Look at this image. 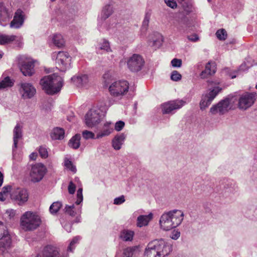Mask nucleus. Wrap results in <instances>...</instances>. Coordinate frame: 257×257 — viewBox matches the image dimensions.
<instances>
[{"instance_id":"nucleus-36","label":"nucleus","mask_w":257,"mask_h":257,"mask_svg":"<svg viewBox=\"0 0 257 257\" xmlns=\"http://www.w3.org/2000/svg\"><path fill=\"white\" fill-rule=\"evenodd\" d=\"M62 206V204L61 202L56 201L53 202L50 206V212L53 215L56 214L61 208Z\"/></svg>"},{"instance_id":"nucleus-51","label":"nucleus","mask_w":257,"mask_h":257,"mask_svg":"<svg viewBox=\"0 0 257 257\" xmlns=\"http://www.w3.org/2000/svg\"><path fill=\"white\" fill-rule=\"evenodd\" d=\"M124 126V122L122 121H118L115 123V130L117 131H121Z\"/></svg>"},{"instance_id":"nucleus-52","label":"nucleus","mask_w":257,"mask_h":257,"mask_svg":"<svg viewBox=\"0 0 257 257\" xmlns=\"http://www.w3.org/2000/svg\"><path fill=\"white\" fill-rule=\"evenodd\" d=\"M68 192L70 194H73L74 193L76 189V186L73 183L72 181H70L69 186L68 187Z\"/></svg>"},{"instance_id":"nucleus-5","label":"nucleus","mask_w":257,"mask_h":257,"mask_svg":"<svg viewBox=\"0 0 257 257\" xmlns=\"http://www.w3.org/2000/svg\"><path fill=\"white\" fill-rule=\"evenodd\" d=\"M236 100L234 96L229 95L217 104L213 105L210 108L209 112L212 115H222L231 108L232 104L234 103Z\"/></svg>"},{"instance_id":"nucleus-44","label":"nucleus","mask_w":257,"mask_h":257,"mask_svg":"<svg viewBox=\"0 0 257 257\" xmlns=\"http://www.w3.org/2000/svg\"><path fill=\"white\" fill-rule=\"evenodd\" d=\"M80 239V237L79 236H75V237H74L72 241L70 242L69 246L68 247L67 251H72L75 248L74 247H73V245L77 243Z\"/></svg>"},{"instance_id":"nucleus-40","label":"nucleus","mask_w":257,"mask_h":257,"mask_svg":"<svg viewBox=\"0 0 257 257\" xmlns=\"http://www.w3.org/2000/svg\"><path fill=\"white\" fill-rule=\"evenodd\" d=\"M151 16V13L150 12H147L145 14V18L142 24V29L146 31L149 26L150 20Z\"/></svg>"},{"instance_id":"nucleus-3","label":"nucleus","mask_w":257,"mask_h":257,"mask_svg":"<svg viewBox=\"0 0 257 257\" xmlns=\"http://www.w3.org/2000/svg\"><path fill=\"white\" fill-rule=\"evenodd\" d=\"M40 84L46 93L52 95L60 91L63 86V79L57 74H53L42 78Z\"/></svg>"},{"instance_id":"nucleus-38","label":"nucleus","mask_w":257,"mask_h":257,"mask_svg":"<svg viewBox=\"0 0 257 257\" xmlns=\"http://www.w3.org/2000/svg\"><path fill=\"white\" fill-rule=\"evenodd\" d=\"M14 82L9 77H6L0 81V89L11 87L13 85Z\"/></svg>"},{"instance_id":"nucleus-18","label":"nucleus","mask_w":257,"mask_h":257,"mask_svg":"<svg viewBox=\"0 0 257 257\" xmlns=\"http://www.w3.org/2000/svg\"><path fill=\"white\" fill-rule=\"evenodd\" d=\"M13 42H15L18 46L20 47L22 44V40L15 35H7L5 34L0 35V44L6 45L9 44Z\"/></svg>"},{"instance_id":"nucleus-15","label":"nucleus","mask_w":257,"mask_h":257,"mask_svg":"<svg viewBox=\"0 0 257 257\" xmlns=\"http://www.w3.org/2000/svg\"><path fill=\"white\" fill-rule=\"evenodd\" d=\"M182 100L170 101L162 105V112L164 114L171 113L174 110L181 108L185 104Z\"/></svg>"},{"instance_id":"nucleus-53","label":"nucleus","mask_w":257,"mask_h":257,"mask_svg":"<svg viewBox=\"0 0 257 257\" xmlns=\"http://www.w3.org/2000/svg\"><path fill=\"white\" fill-rule=\"evenodd\" d=\"M165 2L168 7L172 9L177 7V4L174 0H165Z\"/></svg>"},{"instance_id":"nucleus-35","label":"nucleus","mask_w":257,"mask_h":257,"mask_svg":"<svg viewBox=\"0 0 257 257\" xmlns=\"http://www.w3.org/2000/svg\"><path fill=\"white\" fill-rule=\"evenodd\" d=\"M221 89L219 87H215L212 89L210 90L208 93L203 95L205 97H207L208 99L212 101L214 98L218 94V93L221 91Z\"/></svg>"},{"instance_id":"nucleus-11","label":"nucleus","mask_w":257,"mask_h":257,"mask_svg":"<svg viewBox=\"0 0 257 257\" xmlns=\"http://www.w3.org/2000/svg\"><path fill=\"white\" fill-rule=\"evenodd\" d=\"M126 63L129 70L132 72H136L142 70L145 61L142 56L135 54L127 59Z\"/></svg>"},{"instance_id":"nucleus-30","label":"nucleus","mask_w":257,"mask_h":257,"mask_svg":"<svg viewBox=\"0 0 257 257\" xmlns=\"http://www.w3.org/2000/svg\"><path fill=\"white\" fill-rule=\"evenodd\" d=\"M64 130L60 127L54 128L51 133V137L53 140H62L64 137Z\"/></svg>"},{"instance_id":"nucleus-26","label":"nucleus","mask_w":257,"mask_h":257,"mask_svg":"<svg viewBox=\"0 0 257 257\" xmlns=\"http://www.w3.org/2000/svg\"><path fill=\"white\" fill-rule=\"evenodd\" d=\"M152 218L153 214L152 213H149L148 215H140L137 218V225L139 227L147 226Z\"/></svg>"},{"instance_id":"nucleus-62","label":"nucleus","mask_w":257,"mask_h":257,"mask_svg":"<svg viewBox=\"0 0 257 257\" xmlns=\"http://www.w3.org/2000/svg\"><path fill=\"white\" fill-rule=\"evenodd\" d=\"M80 216H79V217H77L76 218L75 222H80Z\"/></svg>"},{"instance_id":"nucleus-50","label":"nucleus","mask_w":257,"mask_h":257,"mask_svg":"<svg viewBox=\"0 0 257 257\" xmlns=\"http://www.w3.org/2000/svg\"><path fill=\"white\" fill-rule=\"evenodd\" d=\"M125 201L124 196L121 195L118 197L115 198L114 199L113 203L116 205H120Z\"/></svg>"},{"instance_id":"nucleus-47","label":"nucleus","mask_w":257,"mask_h":257,"mask_svg":"<svg viewBox=\"0 0 257 257\" xmlns=\"http://www.w3.org/2000/svg\"><path fill=\"white\" fill-rule=\"evenodd\" d=\"M39 153L41 158L45 159L48 157V154L47 150L44 147H40L39 149Z\"/></svg>"},{"instance_id":"nucleus-16","label":"nucleus","mask_w":257,"mask_h":257,"mask_svg":"<svg viewBox=\"0 0 257 257\" xmlns=\"http://www.w3.org/2000/svg\"><path fill=\"white\" fill-rule=\"evenodd\" d=\"M37 257H66L59 253L58 249L54 246L48 245L44 247Z\"/></svg>"},{"instance_id":"nucleus-24","label":"nucleus","mask_w":257,"mask_h":257,"mask_svg":"<svg viewBox=\"0 0 257 257\" xmlns=\"http://www.w3.org/2000/svg\"><path fill=\"white\" fill-rule=\"evenodd\" d=\"M162 41V36L160 34H154L150 36L149 44L151 46L159 48L161 46Z\"/></svg>"},{"instance_id":"nucleus-14","label":"nucleus","mask_w":257,"mask_h":257,"mask_svg":"<svg viewBox=\"0 0 257 257\" xmlns=\"http://www.w3.org/2000/svg\"><path fill=\"white\" fill-rule=\"evenodd\" d=\"M46 172L45 166L41 164L38 163L32 167L30 172V177L33 182H39L42 179Z\"/></svg>"},{"instance_id":"nucleus-20","label":"nucleus","mask_w":257,"mask_h":257,"mask_svg":"<svg viewBox=\"0 0 257 257\" xmlns=\"http://www.w3.org/2000/svg\"><path fill=\"white\" fill-rule=\"evenodd\" d=\"M24 21V12L19 9L15 13L14 19L10 23V27L16 29L19 28L23 25Z\"/></svg>"},{"instance_id":"nucleus-45","label":"nucleus","mask_w":257,"mask_h":257,"mask_svg":"<svg viewBox=\"0 0 257 257\" xmlns=\"http://www.w3.org/2000/svg\"><path fill=\"white\" fill-rule=\"evenodd\" d=\"M82 136L86 140L95 138L94 134L93 133H92V132L87 131V130L84 131L82 132Z\"/></svg>"},{"instance_id":"nucleus-43","label":"nucleus","mask_w":257,"mask_h":257,"mask_svg":"<svg viewBox=\"0 0 257 257\" xmlns=\"http://www.w3.org/2000/svg\"><path fill=\"white\" fill-rule=\"evenodd\" d=\"M64 165L68 169L72 172L74 173H76V168L75 166L73 165L72 162L69 159L67 158L65 159Z\"/></svg>"},{"instance_id":"nucleus-23","label":"nucleus","mask_w":257,"mask_h":257,"mask_svg":"<svg viewBox=\"0 0 257 257\" xmlns=\"http://www.w3.org/2000/svg\"><path fill=\"white\" fill-rule=\"evenodd\" d=\"M34 64L32 62H24L20 66V70L25 76H30L34 73Z\"/></svg>"},{"instance_id":"nucleus-57","label":"nucleus","mask_w":257,"mask_h":257,"mask_svg":"<svg viewBox=\"0 0 257 257\" xmlns=\"http://www.w3.org/2000/svg\"><path fill=\"white\" fill-rule=\"evenodd\" d=\"M64 229L67 231V232H70L71 229V225L69 223L66 224L64 226Z\"/></svg>"},{"instance_id":"nucleus-55","label":"nucleus","mask_w":257,"mask_h":257,"mask_svg":"<svg viewBox=\"0 0 257 257\" xmlns=\"http://www.w3.org/2000/svg\"><path fill=\"white\" fill-rule=\"evenodd\" d=\"M6 213L10 216V218L13 217L16 214V211L14 209L7 210Z\"/></svg>"},{"instance_id":"nucleus-48","label":"nucleus","mask_w":257,"mask_h":257,"mask_svg":"<svg viewBox=\"0 0 257 257\" xmlns=\"http://www.w3.org/2000/svg\"><path fill=\"white\" fill-rule=\"evenodd\" d=\"M171 64L174 67H180L182 65L181 59L174 58L171 61Z\"/></svg>"},{"instance_id":"nucleus-29","label":"nucleus","mask_w":257,"mask_h":257,"mask_svg":"<svg viewBox=\"0 0 257 257\" xmlns=\"http://www.w3.org/2000/svg\"><path fill=\"white\" fill-rule=\"evenodd\" d=\"M139 247L138 246H130L125 248L123 250L122 257H134L138 251Z\"/></svg>"},{"instance_id":"nucleus-39","label":"nucleus","mask_w":257,"mask_h":257,"mask_svg":"<svg viewBox=\"0 0 257 257\" xmlns=\"http://www.w3.org/2000/svg\"><path fill=\"white\" fill-rule=\"evenodd\" d=\"M212 101L207 97L202 95L201 100L200 102V108L202 110H204L211 103Z\"/></svg>"},{"instance_id":"nucleus-8","label":"nucleus","mask_w":257,"mask_h":257,"mask_svg":"<svg viewBox=\"0 0 257 257\" xmlns=\"http://www.w3.org/2000/svg\"><path fill=\"white\" fill-rule=\"evenodd\" d=\"M56 58V68L61 71H65L69 68L71 57L69 54L64 51H60L57 54H53V57Z\"/></svg>"},{"instance_id":"nucleus-10","label":"nucleus","mask_w":257,"mask_h":257,"mask_svg":"<svg viewBox=\"0 0 257 257\" xmlns=\"http://www.w3.org/2000/svg\"><path fill=\"white\" fill-rule=\"evenodd\" d=\"M12 200L19 206L24 205L28 200L29 193L24 188H17L11 194Z\"/></svg>"},{"instance_id":"nucleus-13","label":"nucleus","mask_w":257,"mask_h":257,"mask_svg":"<svg viewBox=\"0 0 257 257\" xmlns=\"http://www.w3.org/2000/svg\"><path fill=\"white\" fill-rule=\"evenodd\" d=\"M255 100V93L245 92L240 96L238 100V107L240 109L246 110L253 105Z\"/></svg>"},{"instance_id":"nucleus-33","label":"nucleus","mask_w":257,"mask_h":257,"mask_svg":"<svg viewBox=\"0 0 257 257\" xmlns=\"http://www.w3.org/2000/svg\"><path fill=\"white\" fill-rule=\"evenodd\" d=\"M134 236V232L131 230L124 229L120 234V237L123 241H132Z\"/></svg>"},{"instance_id":"nucleus-37","label":"nucleus","mask_w":257,"mask_h":257,"mask_svg":"<svg viewBox=\"0 0 257 257\" xmlns=\"http://www.w3.org/2000/svg\"><path fill=\"white\" fill-rule=\"evenodd\" d=\"M98 49L103 50L106 52H111L109 42L105 39L102 40L98 44Z\"/></svg>"},{"instance_id":"nucleus-54","label":"nucleus","mask_w":257,"mask_h":257,"mask_svg":"<svg viewBox=\"0 0 257 257\" xmlns=\"http://www.w3.org/2000/svg\"><path fill=\"white\" fill-rule=\"evenodd\" d=\"M11 189L12 186L11 185L5 186L3 188L2 191L1 192L6 195L9 191L11 190Z\"/></svg>"},{"instance_id":"nucleus-61","label":"nucleus","mask_w":257,"mask_h":257,"mask_svg":"<svg viewBox=\"0 0 257 257\" xmlns=\"http://www.w3.org/2000/svg\"><path fill=\"white\" fill-rule=\"evenodd\" d=\"M109 77V74L108 73H105L103 75V78L106 79L107 78Z\"/></svg>"},{"instance_id":"nucleus-63","label":"nucleus","mask_w":257,"mask_h":257,"mask_svg":"<svg viewBox=\"0 0 257 257\" xmlns=\"http://www.w3.org/2000/svg\"><path fill=\"white\" fill-rule=\"evenodd\" d=\"M201 66H202V64L201 63H198L196 65V67H197V68H199V67H201Z\"/></svg>"},{"instance_id":"nucleus-49","label":"nucleus","mask_w":257,"mask_h":257,"mask_svg":"<svg viewBox=\"0 0 257 257\" xmlns=\"http://www.w3.org/2000/svg\"><path fill=\"white\" fill-rule=\"evenodd\" d=\"M180 236V232L177 230H174L170 235L171 238L174 240L178 239Z\"/></svg>"},{"instance_id":"nucleus-6","label":"nucleus","mask_w":257,"mask_h":257,"mask_svg":"<svg viewBox=\"0 0 257 257\" xmlns=\"http://www.w3.org/2000/svg\"><path fill=\"white\" fill-rule=\"evenodd\" d=\"M103 116L104 114L99 108L93 107L85 114V124L89 128L94 127L101 122Z\"/></svg>"},{"instance_id":"nucleus-64","label":"nucleus","mask_w":257,"mask_h":257,"mask_svg":"<svg viewBox=\"0 0 257 257\" xmlns=\"http://www.w3.org/2000/svg\"><path fill=\"white\" fill-rule=\"evenodd\" d=\"M244 66V65L243 64H242L240 66V70H244V69L243 68V67Z\"/></svg>"},{"instance_id":"nucleus-1","label":"nucleus","mask_w":257,"mask_h":257,"mask_svg":"<svg viewBox=\"0 0 257 257\" xmlns=\"http://www.w3.org/2000/svg\"><path fill=\"white\" fill-rule=\"evenodd\" d=\"M172 251V246L164 239H155L150 241L144 252L145 257H164Z\"/></svg>"},{"instance_id":"nucleus-2","label":"nucleus","mask_w":257,"mask_h":257,"mask_svg":"<svg viewBox=\"0 0 257 257\" xmlns=\"http://www.w3.org/2000/svg\"><path fill=\"white\" fill-rule=\"evenodd\" d=\"M184 215L181 210L177 209L163 213L159 221L161 228L167 231L177 227L182 222Z\"/></svg>"},{"instance_id":"nucleus-41","label":"nucleus","mask_w":257,"mask_h":257,"mask_svg":"<svg viewBox=\"0 0 257 257\" xmlns=\"http://www.w3.org/2000/svg\"><path fill=\"white\" fill-rule=\"evenodd\" d=\"M224 189L226 192L233 193L236 190L235 184L232 181H229L224 185Z\"/></svg>"},{"instance_id":"nucleus-42","label":"nucleus","mask_w":257,"mask_h":257,"mask_svg":"<svg viewBox=\"0 0 257 257\" xmlns=\"http://www.w3.org/2000/svg\"><path fill=\"white\" fill-rule=\"evenodd\" d=\"M215 34L217 38L220 40H225L227 35L226 31L223 29L217 30Z\"/></svg>"},{"instance_id":"nucleus-34","label":"nucleus","mask_w":257,"mask_h":257,"mask_svg":"<svg viewBox=\"0 0 257 257\" xmlns=\"http://www.w3.org/2000/svg\"><path fill=\"white\" fill-rule=\"evenodd\" d=\"M10 14L3 4H0V23L7 22L9 20Z\"/></svg>"},{"instance_id":"nucleus-28","label":"nucleus","mask_w":257,"mask_h":257,"mask_svg":"<svg viewBox=\"0 0 257 257\" xmlns=\"http://www.w3.org/2000/svg\"><path fill=\"white\" fill-rule=\"evenodd\" d=\"M113 12V8L110 5H106L103 7L100 18L98 21H103L110 17Z\"/></svg>"},{"instance_id":"nucleus-4","label":"nucleus","mask_w":257,"mask_h":257,"mask_svg":"<svg viewBox=\"0 0 257 257\" xmlns=\"http://www.w3.org/2000/svg\"><path fill=\"white\" fill-rule=\"evenodd\" d=\"M41 223L40 217L35 212L26 211L21 217L20 225L26 231H33L37 229Z\"/></svg>"},{"instance_id":"nucleus-27","label":"nucleus","mask_w":257,"mask_h":257,"mask_svg":"<svg viewBox=\"0 0 257 257\" xmlns=\"http://www.w3.org/2000/svg\"><path fill=\"white\" fill-rule=\"evenodd\" d=\"M110 124L111 123L110 122H105L103 124L101 131L97 134L95 139H98L110 135L113 130L110 126Z\"/></svg>"},{"instance_id":"nucleus-22","label":"nucleus","mask_w":257,"mask_h":257,"mask_svg":"<svg viewBox=\"0 0 257 257\" xmlns=\"http://www.w3.org/2000/svg\"><path fill=\"white\" fill-rule=\"evenodd\" d=\"M71 80L78 87H87L89 82L88 77L86 74L74 76Z\"/></svg>"},{"instance_id":"nucleus-21","label":"nucleus","mask_w":257,"mask_h":257,"mask_svg":"<svg viewBox=\"0 0 257 257\" xmlns=\"http://www.w3.org/2000/svg\"><path fill=\"white\" fill-rule=\"evenodd\" d=\"M216 72V67L215 63L208 62L205 65V69L200 74L201 79H205L215 74Z\"/></svg>"},{"instance_id":"nucleus-56","label":"nucleus","mask_w":257,"mask_h":257,"mask_svg":"<svg viewBox=\"0 0 257 257\" xmlns=\"http://www.w3.org/2000/svg\"><path fill=\"white\" fill-rule=\"evenodd\" d=\"M188 38L189 40L192 42H196L199 40L198 36L196 34L189 36Z\"/></svg>"},{"instance_id":"nucleus-9","label":"nucleus","mask_w":257,"mask_h":257,"mask_svg":"<svg viewBox=\"0 0 257 257\" xmlns=\"http://www.w3.org/2000/svg\"><path fill=\"white\" fill-rule=\"evenodd\" d=\"M82 201V188H79L77 191V200L75 204L66 205L65 207V212L71 216H75L76 215H80L81 213V207L79 205Z\"/></svg>"},{"instance_id":"nucleus-58","label":"nucleus","mask_w":257,"mask_h":257,"mask_svg":"<svg viewBox=\"0 0 257 257\" xmlns=\"http://www.w3.org/2000/svg\"><path fill=\"white\" fill-rule=\"evenodd\" d=\"M30 159L32 160H35L37 157V154L36 153H32L30 155Z\"/></svg>"},{"instance_id":"nucleus-25","label":"nucleus","mask_w":257,"mask_h":257,"mask_svg":"<svg viewBox=\"0 0 257 257\" xmlns=\"http://www.w3.org/2000/svg\"><path fill=\"white\" fill-rule=\"evenodd\" d=\"M125 139L123 134L116 135L112 141V147L115 150H119L121 149Z\"/></svg>"},{"instance_id":"nucleus-46","label":"nucleus","mask_w":257,"mask_h":257,"mask_svg":"<svg viewBox=\"0 0 257 257\" xmlns=\"http://www.w3.org/2000/svg\"><path fill=\"white\" fill-rule=\"evenodd\" d=\"M181 75L177 71L174 70L172 72L171 75V79L173 81H179L181 80Z\"/></svg>"},{"instance_id":"nucleus-60","label":"nucleus","mask_w":257,"mask_h":257,"mask_svg":"<svg viewBox=\"0 0 257 257\" xmlns=\"http://www.w3.org/2000/svg\"><path fill=\"white\" fill-rule=\"evenodd\" d=\"M4 181V175L0 171V187L2 186Z\"/></svg>"},{"instance_id":"nucleus-17","label":"nucleus","mask_w":257,"mask_h":257,"mask_svg":"<svg viewBox=\"0 0 257 257\" xmlns=\"http://www.w3.org/2000/svg\"><path fill=\"white\" fill-rule=\"evenodd\" d=\"M20 92L24 99L31 98L35 94V88L29 83H22L21 84Z\"/></svg>"},{"instance_id":"nucleus-19","label":"nucleus","mask_w":257,"mask_h":257,"mask_svg":"<svg viewBox=\"0 0 257 257\" xmlns=\"http://www.w3.org/2000/svg\"><path fill=\"white\" fill-rule=\"evenodd\" d=\"M23 138V126L20 123H17L13 130V151L14 152L18 148V144L19 141Z\"/></svg>"},{"instance_id":"nucleus-59","label":"nucleus","mask_w":257,"mask_h":257,"mask_svg":"<svg viewBox=\"0 0 257 257\" xmlns=\"http://www.w3.org/2000/svg\"><path fill=\"white\" fill-rule=\"evenodd\" d=\"M7 195L0 192V201H5L6 200Z\"/></svg>"},{"instance_id":"nucleus-31","label":"nucleus","mask_w":257,"mask_h":257,"mask_svg":"<svg viewBox=\"0 0 257 257\" xmlns=\"http://www.w3.org/2000/svg\"><path fill=\"white\" fill-rule=\"evenodd\" d=\"M52 40L54 45L58 48L62 47L65 43L63 36L59 34H55L52 37Z\"/></svg>"},{"instance_id":"nucleus-12","label":"nucleus","mask_w":257,"mask_h":257,"mask_svg":"<svg viewBox=\"0 0 257 257\" xmlns=\"http://www.w3.org/2000/svg\"><path fill=\"white\" fill-rule=\"evenodd\" d=\"M11 238L6 226L0 221V251L4 252L11 244Z\"/></svg>"},{"instance_id":"nucleus-32","label":"nucleus","mask_w":257,"mask_h":257,"mask_svg":"<svg viewBox=\"0 0 257 257\" xmlns=\"http://www.w3.org/2000/svg\"><path fill=\"white\" fill-rule=\"evenodd\" d=\"M80 139L81 135L80 134L75 135L69 140V146L74 149H77L80 147Z\"/></svg>"},{"instance_id":"nucleus-7","label":"nucleus","mask_w":257,"mask_h":257,"mask_svg":"<svg viewBox=\"0 0 257 257\" xmlns=\"http://www.w3.org/2000/svg\"><path fill=\"white\" fill-rule=\"evenodd\" d=\"M128 88V83L126 81L120 80L112 83L109 87V91L113 97H121L127 92Z\"/></svg>"}]
</instances>
